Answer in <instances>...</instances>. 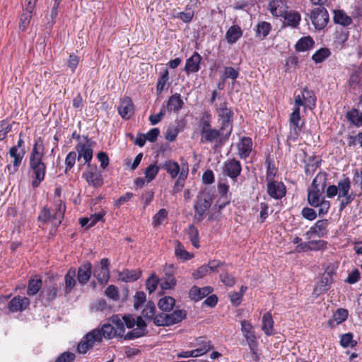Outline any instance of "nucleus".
Listing matches in <instances>:
<instances>
[{
    "label": "nucleus",
    "mask_w": 362,
    "mask_h": 362,
    "mask_svg": "<svg viewBox=\"0 0 362 362\" xmlns=\"http://www.w3.org/2000/svg\"><path fill=\"white\" fill-rule=\"evenodd\" d=\"M310 18L315 29L322 30L328 23L329 14L324 7L320 6L311 11Z\"/></svg>",
    "instance_id": "423d86ee"
},
{
    "label": "nucleus",
    "mask_w": 362,
    "mask_h": 362,
    "mask_svg": "<svg viewBox=\"0 0 362 362\" xmlns=\"http://www.w3.org/2000/svg\"><path fill=\"white\" fill-rule=\"evenodd\" d=\"M146 332L142 330V328H138L137 327L127 334H124L122 338L125 340H132L134 339L139 338L145 335Z\"/></svg>",
    "instance_id": "13d9d810"
},
{
    "label": "nucleus",
    "mask_w": 362,
    "mask_h": 362,
    "mask_svg": "<svg viewBox=\"0 0 362 362\" xmlns=\"http://www.w3.org/2000/svg\"><path fill=\"white\" fill-rule=\"evenodd\" d=\"M252 141L250 137H243L241 141L238 144V155L240 158L245 159L247 158L252 151Z\"/></svg>",
    "instance_id": "b1692460"
},
{
    "label": "nucleus",
    "mask_w": 362,
    "mask_h": 362,
    "mask_svg": "<svg viewBox=\"0 0 362 362\" xmlns=\"http://www.w3.org/2000/svg\"><path fill=\"white\" fill-rule=\"evenodd\" d=\"M159 168L156 165L148 166L145 170V175L147 182H151L158 174Z\"/></svg>",
    "instance_id": "69168bd1"
},
{
    "label": "nucleus",
    "mask_w": 362,
    "mask_h": 362,
    "mask_svg": "<svg viewBox=\"0 0 362 362\" xmlns=\"http://www.w3.org/2000/svg\"><path fill=\"white\" fill-rule=\"evenodd\" d=\"M42 284L41 279L37 277L30 279L28 282L27 294L28 296H34L37 294L41 288Z\"/></svg>",
    "instance_id": "c03bdc74"
},
{
    "label": "nucleus",
    "mask_w": 362,
    "mask_h": 362,
    "mask_svg": "<svg viewBox=\"0 0 362 362\" xmlns=\"http://www.w3.org/2000/svg\"><path fill=\"white\" fill-rule=\"evenodd\" d=\"M191 347H195V351L199 356H202L214 349L212 341L206 336L197 337L193 342L190 343Z\"/></svg>",
    "instance_id": "9d476101"
},
{
    "label": "nucleus",
    "mask_w": 362,
    "mask_h": 362,
    "mask_svg": "<svg viewBox=\"0 0 362 362\" xmlns=\"http://www.w3.org/2000/svg\"><path fill=\"white\" fill-rule=\"evenodd\" d=\"M141 276V272L136 270H124L119 274V278L123 281H134Z\"/></svg>",
    "instance_id": "a18cd8bd"
},
{
    "label": "nucleus",
    "mask_w": 362,
    "mask_h": 362,
    "mask_svg": "<svg viewBox=\"0 0 362 362\" xmlns=\"http://www.w3.org/2000/svg\"><path fill=\"white\" fill-rule=\"evenodd\" d=\"M175 254L178 259L182 261L189 260L193 257V255L188 252L180 243H177L176 245Z\"/></svg>",
    "instance_id": "09e8293b"
},
{
    "label": "nucleus",
    "mask_w": 362,
    "mask_h": 362,
    "mask_svg": "<svg viewBox=\"0 0 362 362\" xmlns=\"http://www.w3.org/2000/svg\"><path fill=\"white\" fill-rule=\"evenodd\" d=\"M169 80V73L168 69L164 70V71L160 74L158 78L156 90L158 93H160L165 88L167 83Z\"/></svg>",
    "instance_id": "8fccbe9b"
},
{
    "label": "nucleus",
    "mask_w": 362,
    "mask_h": 362,
    "mask_svg": "<svg viewBox=\"0 0 362 362\" xmlns=\"http://www.w3.org/2000/svg\"><path fill=\"white\" fill-rule=\"evenodd\" d=\"M338 189V198L349 195V191L351 189V181L349 177H346L343 180H340L337 183Z\"/></svg>",
    "instance_id": "4c0bfd02"
},
{
    "label": "nucleus",
    "mask_w": 362,
    "mask_h": 362,
    "mask_svg": "<svg viewBox=\"0 0 362 362\" xmlns=\"http://www.w3.org/2000/svg\"><path fill=\"white\" fill-rule=\"evenodd\" d=\"M188 175V168H185L184 166L182 167V170L180 175H179L178 178L176 180L175 185L173 187L171 193L173 194H175L180 192L185 186V180Z\"/></svg>",
    "instance_id": "72a5a7b5"
},
{
    "label": "nucleus",
    "mask_w": 362,
    "mask_h": 362,
    "mask_svg": "<svg viewBox=\"0 0 362 362\" xmlns=\"http://www.w3.org/2000/svg\"><path fill=\"white\" fill-rule=\"evenodd\" d=\"M192 244L195 247H199V232L194 225H189L187 231Z\"/></svg>",
    "instance_id": "603ef678"
},
{
    "label": "nucleus",
    "mask_w": 362,
    "mask_h": 362,
    "mask_svg": "<svg viewBox=\"0 0 362 362\" xmlns=\"http://www.w3.org/2000/svg\"><path fill=\"white\" fill-rule=\"evenodd\" d=\"M288 7L286 0H270L268 9L272 16L282 17Z\"/></svg>",
    "instance_id": "6ab92c4d"
},
{
    "label": "nucleus",
    "mask_w": 362,
    "mask_h": 362,
    "mask_svg": "<svg viewBox=\"0 0 362 362\" xmlns=\"http://www.w3.org/2000/svg\"><path fill=\"white\" fill-rule=\"evenodd\" d=\"M30 304V300L28 298L18 296L10 300L8 308L11 313L22 312L26 310Z\"/></svg>",
    "instance_id": "dca6fc26"
},
{
    "label": "nucleus",
    "mask_w": 362,
    "mask_h": 362,
    "mask_svg": "<svg viewBox=\"0 0 362 362\" xmlns=\"http://www.w3.org/2000/svg\"><path fill=\"white\" fill-rule=\"evenodd\" d=\"M91 268V264L86 262L78 269L77 279L79 284L84 285L89 281L92 274Z\"/></svg>",
    "instance_id": "393cba45"
},
{
    "label": "nucleus",
    "mask_w": 362,
    "mask_h": 362,
    "mask_svg": "<svg viewBox=\"0 0 362 362\" xmlns=\"http://www.w3.org/2000/svg\"><path fill=\"white\" fill-rule=\"evenodd\" d=\"M45 156V146L40 137L35 139L30 156L29 167L33 173L32 186L35 188L44 180L46 165L42 158Z\"/></svg>",
    "instance_id": "f257e3e1"
},
{
    "label": "nucleus",
    "mask_w": 362,
    "mask_h": 362,
    "mask_svg": "<svg viewBox=\"0 0 362 362\" xmlns=\"http://www.w3.org/2000/svg\"><path fill=\"white\" fill-rule=\"evenodd\" d=\"M184 105V102L181 98V95L175 93L170 96L167 103V110L168 111L179 112Z\"/></svg>",
    "instance_id": "c85d7f7f"
},
{
    "label": "nucleus",
    "mask_w": 362,
    "mask_h": 362,
    "mask_svg": "<svg viewBox=\"0 0 362 362\" xmlns=\"http://www.w3.org/2000/svg\"><path fill=\"white\" fill-rule=\"evenodd\" d=\"M186 311L184 310H176L172 313L167 314L168 325H173L181 322L186 317Z\"/></svg>",
    "instance_id": "37998d69"
},
{
    "label": "nucleus",
    "mask_w": 362,
    "mask_h": 362,
    "mask_svg": "<svg viewBox=\"0 0 362 362\" xmlns=\"http://www.w3.org/2000/svg\"><path fill=\"white\" fill-rule=\"evenodd\" d=\"M267 192L272 198L279 199L286 194V187L281 182L269 181L267 184Z\"/></svg>",
    "instance_id": "aec40b11"
},
{
    "label": "nucleus",
    "mask_w": 362,
    "mask_h": 362,
    "mask_svg": "<svg viewBox=\"0 0 362 362\" xmlns=\"http://www.w3.org/2000/svg\"><path fill=\"white\" fill-rule=\"evenodd\" d=\"M194 16V11L189 7V5L187 6L185 11L179 13L178 18L185 23H189Z\"/></svg>",
    "instance_id": "0e129e2a"
},
{
    "label": "nucleus",
    "mask_w": 362,
    "mask_h": 362,
    "mask_svg": "<svg viewBox=\"0 0 362 362\" xmlns=\"http://www.w3.org/2000/svg\"><path fill=\"white\" fill-rule=\"evenodd\" d=\"M347 119L356 127L362 126V113L357 109H352L346 113Z\"/></svg>",
    "instance_id": "79ce46f5"
},
{
    "label": "nucleus",
    "mask_w": 362,
    "mask_h": 362,
    "mask_svg": "<svg viewBox=\"0 0 362 362\" xmlns=\"http://www.w3.org/2000/svg\"><path fill=\"white\" fill-rule=\"evenodd\" d=\"M230 134L227 132L216 128H211L204 132H200L201 142L203 144L214 143V148L222 146L230 136Z\"/></svg>",
    "instance_id": "7ed1b4c3"
},
{
    "label": "nucleus",
    "mask_w": 362,
    "mask_h": 362,
    "mask_svg": "<svg viewBox=\"0 0 362 362\" xmlns=\"http://www.w3.org/2000/svg\"><path fill=\"white\" fill-rule=\"evenodd\" d=\"M109 261L104 258L100 261V264L95 267L93 276L100 284H106L110 278V271L108 268Z\"/></svg>",
    "instance_id": "ddd939ff"
},
{
    "label": "nucleus",
    "mask_w": 362,
    "mask_h": 362,
    "mask_svg": "<svg viewBox=\"0 0 362 362\" xmlns=\"http://www.w3.org/2000/svg\"><path fill=\"white\" fill-rule=\"evenodd\" d=\"M240 324L241 332L246 339L247 345L257 344V337L252 324L245 320H242Z\"/></svg>",
    "instance_id": "412c9836"
},
{
    "label": "nucleus",
    "mask_w": 362,
    "mask_h": 362,
    "mask_svg": "<svg viewBox=\"0 0 362 362\" xmlns=\"http://www.w3.org/2000/svg\"><path fill=\"white\" fill-rule=\"evenodd\" d=\"M95 341H101V335L98 330H93L81 339L77 347L78 351L80 354H86L94 346Z\"/></svg>",
    "instance_id": "6e6552de"
},
{
    "label": "nucleus",
    "mask_w": 362,
    "mask_h": 362,
    "mask_svg": "<svg viewBox=\"0 0 362 362\" xmlns=\"http://www.w3.org/2000/svg\"><path fill=\"white\" fill-rule=\"evenodd\" d=\"M94 330H98L99 332L101 335V339L103 337L107 339H111L117 337V333L112 323H105L101 326L100 329H95Z\"/></svg>",
    "instance_id": "7c9ffc66"
},
{
    "label": "nucleus",
    "mask_w": 362,
    "mask_h": 362,
    "mask_svg": "<svg viewBox=\"0 0 362 362\" xmlns=\"http://www.w3.org/2000/svg\"><path fill=\"white\" fill-rule=\"evenodd\" d=\"M324 192L309 189L308 194V201L310 205L313 207H317L319 203L322 201V194Z\"/></svg>",
    "instance_id": "a19ab883"
},
{
    "label": "nucleus",
    "mask_w": 362,
    "mask_h": 362,
    "mask_svg": "<svg viewBox=\"0 0 362 362\" xmlns=\"http://www.w3.org/2000/svg\"><path fill=\"white\" fill-rule=\"evenodd\" d=\"M348 317V310L344 308H339L328 320L327 323L330 327H335L344 322Z\"/></svg>",
    "instance_id": "cd10ccee"
},
{
    "label": "nucleus",
    "mask_w": 362,
    "mask_h": 362,
    "mask_svg": "<svg viewBox=\"0 0 362 362\" xmlns=\"http://www.w3.org/2000/svg\"><path fill=\"white\" fill-rule=\"evenodd\" d=\"M362 83V71L359 69L353 71L349 80V84L354 90H357L360 88Z\"/></svg>",
    "instance_id": "ea45409f"
},
{
    "label": "nucleus",
    "mask_w": 362,
    "mask_h": 362,
    "mask_svg": "<svg viewBox=\"0 0 362 362\" xmlns=\"http://www.w3.org/2000/svg\"><path fill=\"white\" fill-rule=\"evenodd\" d=\"M200 132H204L213 128L211 125V114L205 112L200 119Z\"/></svg>",
    "instance_id": "4d7b16f0"
},
{
    "label": "nucleus",
    "mask_w": 362,
    "mask_h": 362,
    "mask_svg": "<svg viewBox=\"0 0 362 362\" xmlns=\"http://www.w3.org/2000/svg\"><path fill=\"white\" fill-rule=\"evenodd\" d=\"M274 320L271 313H267L262 317V329L267 336L274 334Z\"/></svg>",
    "instance_id": "f704fd0d"
},
{
    "label": "nucleus",
    "mask_w": 362,
    "mask_h": 362,
    "mask_svg": "<svg viewBox=\"0 0 362 362\" xmlns=\"http://www.w3.org/2000/svg\"><path fill=\"white\" fill-rule=\"evenodd\" d=\"M212 291L213 289L210 286L199 288L194 286L190 289L189 296L191 299L199 301L205 296H207Z\"/></svg>",
    "instance_id": "a878e982"
},
{
    "label": "nucleus",
    "mask_w": 362,
    "mask_h": 362,
    "mask_svg": "<svg viewBox=\"0 0 362 362\" xmlns=\"http://www.w3.org/2000/svg\"><path fill=\"white\" fill-rule=\"evenodd\" d=\"M164 168L171 176L172 178L179 177L181 173L182 168L180 167L179 164L173 160H168L165 162L163 165Z\"/></svg>",
    "instance_id": "2f4dec72"
},
{
    "label": "nucleus",
    "mask_w": 362,
    "mask_h": 362,
    "mask_svg": "<svg viewBox=\"0 0 362 362\" xmlns=\"http://www.w3.org/2000/svg\"><path fill=\"white\" fill-rule=\"evenodd\" d=\"M243 36V30L238 25L231 26L226 33V39L228 44H235Z\"/></svg>",
    "instance_id": "bb28decb"
},
{
    "label": "nucleus",
    "mask_w": 362,
    "mask_h": 362,
    "mask_svg": "<svg viewBox=\"0 0 362 362\" xmlns=\"http://www.w3.org/2000/svg\"><path fill=\"white\" fill-rule=\"evenodd\" d=\"M74 353L66 351L62 354L55 361V362H72L75 359Z\"/></svg>",
    "instance_id": "774afa93"
},
{
    "label": "nucleus",
    "mask_w": 362,
    "mask_h": 362,
    "mask_svg": "<svg viewBox=\"0 0 362 362\" xmlns=\"http://www.w3.org/2000/svg\"><path fill=\"white\" fill-rule=\"evenodd\" d=\"M76 269L71 268L67 272L66 274L65 275L64 280H65V288L64 291L66 293H69L72 289L76 286Z\"/></svg>",
    "instance_id": "473e14b6"
},
{
    "label": "nucleus",
    "mask_w": 362,
    "mask_h": 362,
    "mask_svg": "<svg viewBox=\"0 0 362 362\" xmlns=\"http://www.w3.org/2000/svg\"><path fill=\"white\" fill-rule=\"evenodd\" d=\"M8 154L13 158L12 164H8L5 168V171L8 170L9 174H14L21 166L23 159L25 155V149H17L11 148Z\"/></svg>",
    "instance_id": "0eeeda50"
},
{
    "label": "nucleus",
    "mask_w": 362,
    "mask_h": 362,
    "mask_svg": "<svg viewBox=\"0 0 362 362\" xmlns=\"http://www.w3.org/2000/svg\"><path fill=\"white\" fill-rule=\"evenodd\" d=\"M175 300L170 296H165L160 299L158 302L159 308L164 312H170L175 305Z\"/></svg>",
    "instance_id": "de8ad7c7"
},
{
    "label": "nucleus",
    "mask_w": 362,
    "mask_h": 362,
    "mask_svg": "<svg viewBox=\"0 0 362 362\" xmlns=\"http://www.w3.org/2000/svg\"><path fill=\"white\" fill-rule=\"evenodd\" d=\"M314 45V40L310 36L301 37L296 45L298 52H305L310 49Z\"/></svg>",
    "instance_id": "e433bc0d"
},
{
    "label": "nucleus",
    "mask_w": 362,
    "mask_h": 362,
    "mask_svg": "<svg viewBox=\"0 0 362 362\" xmlns=\"http://www.w3.org/2000/svg\"><path fill=\"white\" fill-rule=\"evenodd\" d=\"M109 322H111L112 325H115L117 337L122 338L125 332L123 317L119 315H114L109 318Z\"/></svg>",
    "instance_id": "c756f323"
},
{
    "label": "nucleus",
    "mask_w": 362,
    "mask_h": 362,
    "mask_svg": "<svg viewBox=\"0 0 362 362\" xmlns=\"http://www.w3.org/2000/svg\"><path fill=\"white\" fill-rule=\"evenodd\" d=\"M159 282L158 278L152 274L146 281V288L148 290L149 293H152L157 288L158 284Z\"/></svg>",
    "instance_id": "338daca9"
},
{
    "label": "nucleus",
    "mask_w": 362,
    "mask_h": 362,
    "mask_svg": "<svg viewBox=\"0 0 362 362\" xmlns=\"http://www.w3.org/2000/svg\"><path fill=\"white\" fill-rule=\"evenodd\" d=\"M90 167V169L83 173V177L88 182V183L94 187H99L103 184V179L101 173L98 170L95 165Z\"/></svg>",
    "instance_id": "f8f14e48"
},
{
    "label": "nucleus",
    "mask_w": 362,
    "mask_h": 362,
    "mask_svg": "<svg viewBox=\"0 0 362 362\" xmlns=\"http://www.w3.org/2000/svg\"><path fill=\"white\" fill-rule=\"evenodd\" d=\"M202 57L199 53L194 52L193 54L186 60L185 71L187 74L196 73L200 69Z\"/></svg>",
    "instance_id": "4be33fe9"
},
{
    "label": "nucleus",
    "mask_w": 362,
    "mask_h": 362,
    "mask_svg": "<svg viewBox=\"0 0 362 362\" xmlns=\"http://www.w3.org/2000/svg\"><path fill=\"white\" fill-rule=\"evenodd\" d=\"M272 29L271 24L269 23L262 21L258 23L256 29L257 35L264 37L267 36Z\"/></svg>",
    "instance_id": "864d4df0"
},
{
    "label": "nucleus",
    "mask_w": 362,
    "mask_h": 362,
    "mask_svg": "<svg viewBox=\"0 0 362 362\" xmlns=\"http://www.w3.org/2000/svg\"><path fill=\"white\" fill-rule=\"evenodd\" d=\"M282 17L284 18V25L293 28H298L301 21V16L296 11L287 10Z\"/></svg>",
    "instance_id": "5701e85b"
},
{
    "label": "nucleus",
    "mask_w": 362,
    "mask_h": 362,
    "mask_svg": "<svg viewBox=\"0 0 362 362\" xmlns=\"http://www.w3.org/2000/svg\"><path fill=\"white\" fill-rule=\"evenodd\" d=\"M328 221L327 219L317 221L305 233L307 238H311L313 235L319 238L325 236L327 233Z\"/></svg>",
    "instance_id": "f3484780"
},
{
    "label": "nucleus",
    "mask_w": 362,
    "mask_h": 362,
    "mask_svg": "<svg viewBox=\"0 0 362 362\" xmlns=\"http://www.w3.org/2000/svg\"><path fill=\"white\" fill-rule=\"evenodd\" d=\"M326 245L324 240H312L308 243H300L297 246V248L307 249V250H320L323 248Z\"/></svg>",
    "instance_id": "49530a36"
},
{
    "label": "nucleus",
    "mask_w": 362,
    "mask_h": 362,
    "mask_svg": "<svg viewBox=\"0 0 362 362\" xmlns=\"http://www.w3.org/2000/svg\"><path fill=\"white\" fill-rule=\"evenodd\" d=\"M216 112L218 122L221 125V130L231 134L233 128V110L228 107L226 102L223 101L216 105Z\"/></svg>",
    "instance_id": "f03ea898"
},
{
    "label": "nucleus",
    "mask_w": 362,
    "mask_h": 362,
    "mask_svg": "<svg viewBox=\"0 0 362 362\" xmlns=\"http://www.w3.org/2000/svg\"><path fill=\"white\" fill-rule=\"evenodd\" d=\"M332 283V272H325L320 280L315 285L313 293L316 296H320L325 293L329 289V286Z\"/></svg>",
    "instance_id": "a211bd4d"
},
{
    "label": "nucleus",
    "mask_w": 362,
    "mask_h": 362,
    "mask_svg": "<svg viewBox=\"0 0 362 362\" xmlns=\"http://www.w3.org/2000/svg\"><path fill=\"white\" fill-rule=\"evenodd\" d=\"M334 21L337 24L347 26L352 23V19L344 11L337 10L334 11Z\"/></svg>",
    "instance_id": "c9c22d12"
},
{
    "label": "nucleus",
    "mask_w": 362,
    "mask_h": 362,
    "mask_svg": "<svg viewBox=\"0 0 362 362\" xmlns=\"http://www.w3.org/2000/svg\"><path fill=\"white\" fill-rule=\"evenodd\" d=\"M250 349V354H246L244 357L250 358V359L253 361L257 362L260 359V352L258 349V343L248 345Z\"/></svg>",
    "instance_id": "5fc2aeb1"
},
{
    "label": "nucleus",
    "mask_w": 362,
    "mask_h": 362,
    "mask_svg": "<svg viewBox=\"0 0 362 362\" xmlns=\"http://www.w3.org/2000/svg\"><path fill=\"white\" fill-rule=\"evenodd\" d=\"M119 115L124 119H129L134 112L132 100L129 97H124L119 101L117 107Z\"/></svg>",
    "instance_id": "2eb2a0df"
},
{
    "label": "nucleus",
    "mask_w": 362,
    "mask_h": 362,
    "mask_svg": "<svg viewBox=\"0 0 362 362\" xmlns=\"http://www.w3.org/2000/svg\"><path fill=\"white\" fill-rule=\"evenodd\" d=\"M156 307L153 303H148L142 310V316L147 320H153L155 317Z\"/></svg>",
    "instance_id": "052dcab7"
},
{
    "label": "nucleus",
    "mask_w": 362,
    "mask_h": 362,
    "mask_svg": "<svg viewBox=\"0 0 362 362\" xmlns=\"http://www.w3.org/2000/svg\"><path fill=\"white\" fill-rule=\"evenodd\" d=\"M65 211V205L64 204L60 203L59 204V207L57 210L55 211L54 214H52V222L56 226H59L62 222V219L64 217V214Z\"/></svg>",
    "instance_id": "6e6d98bb"
},
{
    "label": "nucleus",
    "mask_w": 362,
    "mask_h": 362,
    "mask_svg": "<svg viewBox=\"0 0 362 362\" xmlns=\"http://www.w3.org/2000/svg\"><path fill=\"white\" fill-rule=\"evenodd\" d=\"M212 202V197L209 192L206 191L200 192L194 204L195 210L194 218L200 221L204 219L205 212L210 208Z\"/></svg>",
    "instance_id": "20e7f679"
},
{
    "label": "nucleus",
    "mask_w": 362,
    "mask_h": 362,
    "mask_svg": "<svg viewBox=\"0 0 362 362\" xmlns=\"http://www.w3.org/2000/svg\"><path fill=\"white\" fill-rule=\"evenodd\" d=\"M32 14L28 12L23 11V13L20 18L19 28L24 31L27 29L28 26L30 23Z\"/></svg>",
    "instance_id": "e2e57ef3"
},
{
    "label": "nucleus",
    "mask_w": 362,
    "mask_h": 362,
    "mask_svg": "<svg viewBox=\"0 0 362 362\" xmlns=\"http://www.w3.org/2000/svg\"><path fill=\"white\" fill-rule=\"evenodd\" d=\"M326 175L323 173H318L312 182L310 189L324 192L326 186Z\"/></svg>",
    "instance_id": "58836bf2"
},
{
    "label": "nucleus",
    "mask_w": 362,
    "mask_h": 362,
    "mask_svg": "<svg viewBox=\"0 0 362 362\" xmlns=\"http://www.w3.org/2000/svg\"><path fill=\"white\" fill-rule=\"evenodd\" d=\"M76 153H78V160L83 159L84 163L90 166V163L93 158V148L88 140L86 143H79L76 147Z\"/></svg>",
    "instance_id": "4468645a"
},
{
    "label": "nucleus",
    "mask_w": 362,
    "mask_h": 362,
    "mask_svg": "<svg viewBox=\"0 0 362 362\" xmlns=\"http://www.w3.org/2000/svg\"><path fill=\"white\" fill-rule=\"evenodd\" d=\"M168 211L165 209H161L153 218V225L154 227L160 226L167 218Z\"/></svg>",
    "instance_id": "bf43d9fd"
},
{
    "label": "nucleus",
    "mask_w": 362,
    "mask_h": 362,
    "mask_svg": "<svg viewBox=\"0 0 362 362\" xmlns=\"http://www.w3.org/2000/svg\"><path fill=\"white\" fill-rule=\"evenodd\" d=\"M330 54L331 52L328 48H321L315 52V53L313 55L312 59L316 63H320L327 59Z\"/></svg>",
    "instance_id": "3c124183"
},
{
    "label": "nucleus",
    "mask_w": 362,
    "mask_h": 362,
    "mask_svg": "<svg viewBox=\"0 0 362 362\" xmlns=\"http://www.w3.org/2000/svg\"><path fill=\"white\" fill-rule=\"evenodd\" d=\"M241 170L240 163L234 158L226 160L223 165V173L235 181L240 175Z\"/></svg>",
    "instance_id": "9b49d317"
},
{
    "label": "nucleus",
    "mask_w": 362,
    "mask_h": 362,
    "mask_svg": "<svg viewBox=\"0 0 362 362\" xmlns=\"http://www.w3.org/2000/svg\"><path fill=\"white\" fill-rule=\"evenodd\" d=\"M289 122L290 135L288 138L291 140L296 141L302 129V124H300V109L298 107H294L293 110L290 115Z\"/></svg>",
    "instance_id": "1a4fd4ad"
},
{
    "label": "nucleus",
    "mask_w": 362,
    "mask_h": 362,
    "mask_svg": "<svg viewBox=\"0 0 362 362\" xmlns=\"http://www.w3.org/2000/svg\"><path fill=\"white\" fill-rule=\"evenodd\" d=\"M316 97L313 90L307 88H303L300 94H296L294 97V107L300 109V106L313 110L315 107Z\"/></svg>",
    "instance_id": "39448f33"
},
{
    "label": "nucleus",
    "mask_w": 362,
    "mask_h": 362,
    "mask_svg": "<svg viewBox=\"0 0 362 362\" xmlns=\"http://www.w3.org/2000/svg\"><path fill=\"white\" fill-rule=\"evenodd\" d=\"M340 344L344 347H354L356 344V341L353 340V334L351 333H346L341 336L340 339Z\"/></svg>",
    "instance_id": "680f3d73"
}]
</instances>
